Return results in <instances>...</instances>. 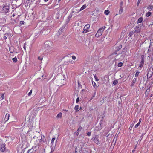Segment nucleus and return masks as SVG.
Segmentation results:
<instances>
[{"label":"nucleus","mask_w":153,"mask_h":153,"mask_svg":"<svg viewBox=\"0 0 153 153\" xmlns=\"http://www.w3.org/2000/svg\"><path fill=\"white\" fill-rule=\"evenodd\" d=\"M91 134V132H89L87 133V135L88 136H90Z\"/></svg>","instance_id":"nucleus-37"},{"label":"nucleus","mask_w":153,"mask_h":153,"mask_svg":"<svg viewBox=\"0 0 153 153\" xmlns=\"http://www.w3.org/2000/svg\"><path fill=\"white\" fill-rule=\"evenodd\" d=\"M9 117L10 114H6L4 118L5 122H7L8 120L9 119Z\"/></svg>","instance_id":"nucleus-10"},{"label":"nucleus","mask_w":153,"mask_h":153,"mask_svg":"<svg viewBox=\"0 0 153 153\" xmlns=\"http://www.w3.org/2000/svg\"><path fill=\"white\" fill-rule=\"evenodd\" d=\"M152 94H151V97H152Z\"/></svg>","instance_id":"nucleus-57"},{"label":"nucleus","mask_w":153,"mask_h":153,"mask_svg":"<svg viewBox=\"0 0 153 153\" xmlns=\"http://www.w3.org/2000/svg\"><path fill=\"white\" fill-rule=\"evenodd\" d=\"M44 1H45V2H47V1H48L49 0H44Z\"/></svg>","instance_id":"nucleus-51"},{"label":"nucleus","mask_w":153,"mask_h":153,"mask_svg":"<svg viewBox=\"0 0 153 153\" xmlns=\"http://www.w3.org/2000/svg\"><path fill=\"white\" fill-rule=\"evenodd\" d=\"M123 2H121V3H120V5H122V4H123Z\"/></svg>","instance_id":"nucleus-53"},{"label":"nucleus","mask_w":153,"mask_h":153,"mask_svg":"<svg viewBox=\"0 0 153 153\" xmlns=\"http://www.w3.org/2000/svg\"><path fill=\"white\" fill-rule=\"evenodd\" d=\"M152 14V13L148 11L145 14L146 17H149Z\"/></svg>","instance_id":"nucleus-15"},{"label":"nucleus","mask_w":153,"mask_h":153,"mask_svg":"<svg viewBox=\"0 0 153 153\" xmlns=\"http://www.w3.org/2000/svg\"><path fill=\"white\" fill-rule=\"evenodd\" d=\"M136 79L134 78L133 79V80L132 81V83L131 85V86L132 87L134 86V84L135 83V82H136Z\"/></svg>","instance_id":"nucleus-21"},{"label":"nucleus","mask_w":153,"mask_h":153,"mask_svg":"<svg viewBox=\"0 0 153 153\" xmlns=\"http://www.w3.org/2000/svg\"><path fill=\"white\" fill-rule=\"evenodd\" d=\"M150 91V88H147L146 89V91L145 92V95L146 97L147 96Z\"/></svg>","instance_id":"nucleus-12"},{"label":"nucleus","mask_w":153,"mask_h":153,"mask_svg":"<svg viewBox=\"0 0 153 153\" xmlns=\"http://www.w3.org/2000/svg\"><path fill=\"white\" fill-rule=\"evenodd\" d=\"M78 11H77V10H76V11H72V13H74V12H76V13H77V12Z\"/></svg>","instance_id":"nucleus-44"},{"label":"nucleus","mask_w":153,"mask_h":153,"mask_svg":"<svg viewBox=\"0 0 153 153\" xmlns=\"http://www.w3.org/2000/svg\"><path fill=\"white\" fill-rule=\"evenodd\" d=\"M152 94H151V97H152Z\"/></svg>","instance_id":"nucleus-58"},{"label":"nucleus","mask_w":153,"mask_h":153,"mask_svg":"<svg viewBox=\"0 0 153 153\" xmlns=\"http://www.w3.org/2000/svg\"><path fill=\"white\" fill-rule=\"evenodd\" d=\"M15 16V15L14 14H13L12 15V16L13 17H14Z\"/></svg>","instance_id":"nucleus-47"},{"label":"nucleus","mask_w":153,"mask_h":153,"mask_svg":"<svg viewBox=\"0 0 153 153\" xmlns=\"http://www.w3.org/2000/svg\"><path fill=\"white\" fill-rule=\"evenodd\" d=\"M4 124L1 123H0V131L2 132L5 129V128L4 126Z\"/></svg>","instance_id":"nucleus-7"},{"label":"nucleus","mask_w":153,"mask_h":153,"mask_svg":"<svg viewBox=\"0 0 153 153\" xmlns=\"http://www.w3.org/2000/svg\"><path fill=\"white\" fill-rule=\"evenodd\" d=\"M43 59V58H41L40 56H39L38 57V59L41 61Z\"/></svg>","instance_id":"nucleus-40"},{"label":"nucleus","mask_w":153,"mask_h":153,"mask_svg":"<svg viewBox=\"0 0 153 153\" xmlns=\"http://www.w3.org/2000/svg\"><path fill=\"white\" fill-rule=\"evenodd\" d=\"M72 58L73 59L75 60L76 59V57L74 56H72Z\"/></svg>","instance_id":"nucleus-39"},{"label":"nucleus","mask_w":153,"mask_h":153,"mask_svg":"<svg viewBox=\"0 0 153 153\" xmlns=\"http://www.w3.org/2000/svg\"><path fill=\"white\" fill-rule=\"evenodd\" d=\"M152 94H151V97H152Z\"/></svg>","instance_id":"nucleus-59"},{"label":"nucleus","mask_w":153,"mask_h":153,"mask_svg":"<svg viewBox=\"0 0 153 153\" xmlns=\"http://www.w3.org/2000/svg\"><path fill=\"white\" fill-rule=\"evenodd\" d=\"M134 152H135V150H132V152L133 153H134Z\"/></svg>","instance_id":"nucleus-50"},{"label":"nucleus","mask_w":153,"mask_h":153,"mask_svg":"<svg viewBox=\"0 0 153 153\" xmlns=\"http://www.w3.org/2000/svg\"><path fill=\"white\" fill-rule=\"evenodd\" d=\"M135 149L136 148V147H137V145H135Z\"/></svg>","instance_id":"nucleus-55"},{"label":"nucleus","mask_w":153,"mask_h":153,"mask_svg":"<svg viewBox=\"0 0 153 153\" xmlns=\"http://www.w3.org/2000/svg\"><path fill=\"white\" fill-rule=\"evenodd\" d=\"M133 33L132 32H130L129 33V36L130 37H131L133 35Z\"/></svg>","instance_id":"nucleus-38"},{"label":"nucleus","mask_w":153,"mask_h":153,"mask_svg":"<svg viewBox=\"0 0 153 153\" xmlns=\"http://www.w3.org/2000/svg\"><path fill=\"white\" fill-rule=\"evenodd\" d=\"M82 129V127H80L77 130V131H78V132L79 131H81V130Z\"/></svg>","instance_id":"nucleus-31"},{"label":"nucleus","mask_w":153,"mask_h":153,"mask_svg":"<svg viewBox=\"0 0 153 153\" xmlns=\"http://www.w3.org/2000/svg\"><path fill=\"white\" fill-rule=\"evenodd\" d=\"M151 68H152V70H153V68H152V66L150 68V69H151Z\"/></svg>","instance_id":"nucleus-48"},{"label":"nucleus","mask_w":153,"mask_h":153,"mask_svg":"<svg viewBox=\"0 0 153 153\" xmlns=\"http://www.w3.org/2000/svg\"><path fill=\"white\" fill-rule=\"evenodd\" d=\"M92 84L93 86L94 87H95L96 86V84L95 82H92Z\"/></svg>","instance_id":"nucleus-30"},{"label":"nucleus","mask_w":153,"mask_h":153,"mask_svg":"<svg viewBox=\"0 0 153 153\" xmlns=\"http://www.w3.org/2000/svg\"><path fill=\"white\" fill-rule=\"evenodd\" d=\"M105 28V27L104 26L99 28L95 35V37L98 38L101 36Z\"/></svg>","instance_id":"nucleus-1"},{"label":"nucleus","mask_w":153,"mask_h":153,"mask_svg":"<svg viewBox=\"0 0 153 153\" xmlns=\"http://www.w3.org/2000/svg\"><path fill=\"white\" fill-rule=\"evenodd\" d=\"M122 48V46L121 45H119L118 47V49H117V51H119Z\"/></svg>","instance_id":"nucleus-32"},{"label":"nucleus","mask_w":153,"mask_h":153,"mask_svg":"<svg viewBox=\"0 0 153 153\" xmlns=\"http://www.w3.org/2000/svg\"><path fill=\"white\" fill-rule=\"evenodd\" d=\"M86 7V4H85L84 5H83L80 8V9L77 12V13H79V12L80 11H82V10H83L84 9H85Z\"/></svg>","instance_id":"nucleus-9"},{"label":"nucleus","mask_w":153,"mask_h":153,"mask_svg":"<svg viewBox=\"0 0 153 153\" xmlns=\"http://www.w3.org/2000/svg\"><path fill=\"white\" fill-rule=\"evenodd\" d=\"M3 10L6 13H7L9 10V7L7 6H4L3 8Z\"/></svg>","instance_id":"nucleus-6"},{"label":"nucleus","mask_w":153,"mask_h":153,"mask_svg":"<svg viewBox=\"0 0 153 153\" xmlns=\"http://www.w3.org/2000/svg\"><path fill=\"white\" fill-rule=\"evenodd\" d=\"M30 150H31V149L29 150H28V151H30Z\"/></svg>","instance_id":"nucleus-56"},{"label":"nucleus","mask_w":153,"mask_h":153,"mask_svg":"<svg viewBox=\"0 0 153 153\" xmlns=\"http://www.w3.org/2000/svg\"><path fill=\"white\" fill-rule=\"evenodd\" d=\"M24 22H24V21H21L20 22V25H22V24H24Z\"/></svg>","instance_id":"nucleus-34"},{"label":"nucleus","mask_w":153,"mask_h":153,"mask_svg":"<svg viewBox=\"0 0 153 153\" xmlns=\"http://www.w3.org/2000/svg\"><path fill=\"white\" fill-rule=\"evenodd\" d=\"M140 29L139 27H136L135 28V31L136 33H139L140 31Z\"/></svg>","instance_id":"nucleus-17"},{"label":"nucleus","mask_w":153,"mask_h":153,"mask_svg":"<svg viewBox=\"0 0 153 153\" xmlns=\"http://www.w3.org/2000/svg\"><path fill=\"white\" fill-rule=\"evenodd\" d=\"M64 110V111H66V112H67V111H68V110H65H65Z\"/></svg>","instance_id":"nucleus-52"},{"label":"nucleus","mask_w":153,"mask_h":153,"mask_svg":"<svg viewBox=\"0 0 153 153\" xmlns=\"http://www.w3.org/2000/svg\"><path fill=\"white\" fill-rule=\"evenodd\" d=\"M46 45L47 47L51 48L52 46V43L51 42H49L46 44Z\"/></svg>","instance_id":"nucleus-11"},{"label":"nucleus","mask_w":153,"mask_h":153,"mask_svg":"<svg viewBox=\"0 0 153 153\" xmlns=\"http://www.w3.org/2000/svg\"><path fill=\"white\" fill-rule=\"evenodd\" d=\"M139 73L140 72L138 71H136L135 74V76L136 77L139 74Z\"/></svg>","instance_id":"nucleus-28"},{"label":"nucleus","mask_w":153,"mask_h":153,"mask_svg":"<svg viewBox=\"0 0 153 153\" xmlns=\"http://www.w3.org/2000/svg\"><path fill=\"white\" fill-rule=\"evenodd\" d=\"M79 101V97H78L77 98L76 100V103H77Z\"/></svg>","instance_id":"nucleus-41"},{"label":"nucleus","mask_w":153,"mask_h":153,"mask_svg":"<svg viewBox=\"0 0 153 153\" xmlns=\"http://www.w3.org/2000/svg\"><path fill=\"white\" fill-rule=\"evenodd\" d=\"M9 51H10V53H12L13 52V51L10 50V48H9Z\"/></svg>","instance_id":"nucleus-46"},{"label":"nucleus","mask_w":153,"mask_h":153,"mask_svg":"<svg viewBox=\"0 0 153 153\" xmlns=\"http://www.w3.org/2000/svg\"><path fill=\"white\" fill-rule=\"evenodd\" d=\"M123 8L122 6H120V10L119 11V14H121L123 12Z\"/></svg>","instance_id":"nucleus-20"},{"label":"nucleus","mask_w":153,"mask_h":153,"mask_svg":"<svg viewBox=\"0 0 153 153\" xmlns=\"http://www.w3.org/2000/svg\"><path fill=\"white\" fill-rule=\"evenodd\" d=\"M144 61L141 60L140 63L139 67L140 68H142L144 64Z\"/></svg>","instance_id":"nucleus-16"},{"label":"nucleus","mask_w":153,"mask_h":153,"mask_svg":"<svg viewBox=\"0 0 153 153\" xmlns=\"http://www.w3.org/2000/svg\"><path fill=\"white\" fill-rule=\"evenodd\" d=\"M123 63L121 62H120L118 63L117 66L119 67H121L123 66Z\"/></svg>","instance_id":"nucleus-25"},{"label":"nucleus","mask_w":153,"mask_h":153,"mask_svg":"<svg viewBox=\"0 0 153 153\" xmlns=\"http://www.w3.org/2000/svg\"><path fill=\"white\" fill-rule=\"evenodd\" d=\"M4 93H0V100H2L4 99Z\"/></svg>","instance_id":"nucleus-14"},{"label":"nucleus","mask_w":153,"mask_h":153,"mask_svg":"<svg viewBox=\"0 0 153 153\" xmlns=\"http://www.w3.org/2000/svg\"><path fill=\"white\" fill-rule=\"evenodd\" d=\"M72 17V15H70L68 16V18H71Z\"/></svg>","instance_id":"nucleus-45"},{"label":"nucleus","mask_w":153,"mask_h":153,"mask_svg":"<svg viewBox=\"0 0 153 153\" xmlns=\"http://www.w3.org/2000/svg\"><path fill=\"white\" fill-rule=\"evenodd\" d=\"M146 9L147 10H146V11H148L150 12L152 11L153 10V5L152 4L149 5L146 7Z\"/></svg>","instance_id":"nucleus-4"},{"label":"nucleus","mask_w":153,"mask_h":153,"mask_svg":"<svg viewBox=\"0 0 153 153\" xmlns=\"http://www.w3.org/2000/svg\"><path fill=\"white\" fill-rule=\"evenodd\" d=\"M141 60L144 61L145 56L144 55H142L141 56Z\"/></svg>","instance_id":"nucleus-29"},{"label":"nucleus","mask_w":153,"mask_h":153,"mask_svg":"<svg viewBox=\"0 0 153 153\" xmlns=\"http://www.w3.org/2000/svg\"><path fill=\"white\" fill-rule=\"evenodd\" d=\"M55 139V137H53L52 139L51 143H53Z\"/></svg>","instance_id":"nucleus-35"},{"label":"nucleus","mask_w":153,"mask_h":153,"mask_svg":"<svg viewBox=\"0 0 153 153\" xmlns=\"http://www.w3.org/2000/svg\"><path fill=\"white\" fill-rule=\"evenodd\" d=\"M93 140L94 142L97 144H99L100 143L98 136H95V137L94 138Z\"/></svg>","instance_id":"nucleus-5"},{"label":"nucleus","mask_w":153,"mask_h":153,"mask_svg":"<svg viewBox=\"0 0 153 153\" xmlns=\"http://www.w3.org/2000/svg\"><path fill=\"white\" fill-rule=\"evenodd\" d=\"M143 17H140L137 20V23H140L142 22L143 21Z\"/></svg>","instance_id":"nucleus-13"},{"label":"nucleus","mask_w":153,"mask_h":153,"mask_svg":"<svg viewBox=\"0 0 153 153\" xmlns=\"http://www.w3.org/2000/svg\"><path fill=\"white\" fill-rule=\"evenodd\" d=\"M140 0H138V3H139L140 2Z\"/></svg>","instance_id":"nucleus-49"},{"label":"nucleus","mask_w":153,"mask_h":153,"mask_svg":"<svg viewBox=\"0 0 153 153\" xmlns=\"http://www.w3.org/2000/svg\"><path fill=\"white\" fill-rule=\"evenodd\" d=\"M75 153H77V152L76 151H76Z\"/></svg>","instance_id":"nucleus-54"},{"label":"nucleus","mask_w":153,"mask_h":153,"mask_svg":"<svg viewBox=\"0 0 153 153\" xmlns=\"http://www.w3.org/2000/svg\"><path fill=\"white\" fill-rule=\"evenodd\" d=\"M79 105H77L75 106L74 107V110L76 111V112L78 111L79 110Z\"/></svg>","instance_id":"nucleus-19"},{"label":"nucleus","mask_w":153,"mask_h":153,"mask_svg":"<svg viewBox=\"0 0 153 153\" xmlns=\"http://www.w3.org/2000/svg\"><path fill=\"white\" fill-rule=\"evenodd\" d=\"M32 90L30 91V92L28 94V96H30L31 95V94L32 93Z\"/></svg>","instance_id":"nucleus-36"},{"label":"nucleus","mask_w":153,"mask_h":153,"mask_svg":"<svg viewBox=\"0 0 153 153\" xmlns=\"http://www.w3.org/2000/svg\"><path fill=\"white\" fill-rule=\"evenodd\" d=\"M23 48L25 50H26V43H24V45L23 46Z\"/></svg>","instance_id":"nucleus-42"},{"label":"nucleus","mask_w":153,"mask_h":153,"mask_svg":"<svg viewBox=\"0 0 153 153\" xmlns=\"http://www.w3.org/2000/svg\"><path fill=\"white\" fill-rule=\"evenodd\" d=\"M94 78L95 80L96 81H98L99 80V79H98L97 77V76L96 75H95L94 76Z\"/></svg>","instance_id":"nucleus-27"},{"label":"nucleus","mask_w":153,"mask_h":153,"mask_svg":"<svg viewBox=\"0 0 153 153\" xmlns=\"http://www.w3.org/2000/svg\"><path fill=\"white\" fill-rule=\"evenodd\" d=\"M110 13L108 10H106L105 11L104 13L106 15H108Z\"/></svg>","instance_id":"nucleus-22"},{"label":"nucleus","mask_w":153,"mask_h":153,"mask_svg":"<svg viewBox=\"0 0 153 153\" xmlns=\"http://www.w3.org/2000/svg\"><path fill=\"white\" fill-rule=\"evenodd\" d=\"M149 71L148 72V74H147V78H148V79H149L150 78V77L152 76V74H151L150 76H149Z\"/></svg>","instance_id":"nucleus-26"},{"label":"nucleus","mask_w":153,"mask_h":153,"mask_svg":"<svg viewBox=\"0 0 153 153\" xmlns=\"http://www.w3.org/2000/svg\"><path fill=\"white\" fill-rule=\"evenodd\" d=\"M5 149V144H3L1 145L0 150L2 152H4Z\"/></svg>","instance_id":"nucleus-8"},{"label":"nucleus","mask_w":153,"mask_h":153,"mask_svg":"<svg viewBox=\"0 0 153 153\" xmlns=\"http://www.w3.org/2000/svg\"><path fill=\"white\" fill-rule=\"evenodd\" d=\"M62 114L61 112L59 113L57 115L56 117L57 118H61L62 117Z\"/></svg>","instance_id":"nucleus-18"},{"label":"nucleus","mask_w":153,"mask_h":153,"mask_svg":"<svg viewBox=\"0 0 153 153\" xmlns=\"http://www.w3.org/2000/svg\"><path fill=\"white\" fill-rule=\"evenodd\" d=\"M118 81L117 80H114L113 81V84L114 85L117 84L118 83Z\"/></svg>","instance_id":"nucleus-23"},{"label":"nucleus","mask_w":153,"mask_h":153,"mask_svg":"<svg viewBox=\"0 0 153 153\" xmlns=\"http://www.w3.org/2000/svg\"><path fill=\"white\" fill-rule=\"evenodd\" d=\"M36 138H39L38 139L39 140H40L42 142H45V141H46V139L45 138V137L44 136H42V135L41 136V139H40V137L38 136V135L34 136L33 137V138L34 139H36Z\"/></svg>","instance_id":"nucleus-2"},{"label":"nucleus","mask_w":153,"mask_h":153,"mask_svg":"<svg viewBox=\"0 0 153 153\" xmlns=\"http://www.w3.org/2000/svg\"><path fill=\"white\" fill-rule=\"evenodd\" d=\"M141 120H142V119L141 118H140L139 119V122L138 123H140L141 121Z\"/></svg>","instance_id":"nucleus-43"},{"label":"nucleus","mask_w":153,"mask_h":153,"mask_svg":"<svg viewBox=\"0 0 153 153\" xmlns=\"http://www.w3.org/2000/svg\"><path fill=\"white\" fill-rule=\"evenodd\" d=\"M140 123H137V124L135 125V127L136 128H137L138 127V126L140 125Z\"/></svg>","instance_id":"nucleus-33"},{"label":"nucleus","mask_w":153,"mask_h":153,"mask_svg":"<svg viewBox=\"0 0 153 153\" xmlns=\"http://www.w3.org/2000/svg\"><path fill=\"white\" fill-rule=\"evenodd\" d=\"M90 25L89 24L86 25L84 27L83 33H86L88 32V30L90 28Z\"/></svg>","instance_id":"nucleus-3"},{"label":"nucleus","mask_w":153,"mask_h":153,"mask_svg":"<svg viewBox=\"0 0 153 153\" xmlns=\"http://www.w3.org/2000/svg\"><path fill=\"white\" fill-rule=\"evenodd\" d=\"M13 61L14 62H17V59L16 57H15L14 58H13L12 59Z\"/></svg>","instance_id":"nucleus-24"}]
</instances>
